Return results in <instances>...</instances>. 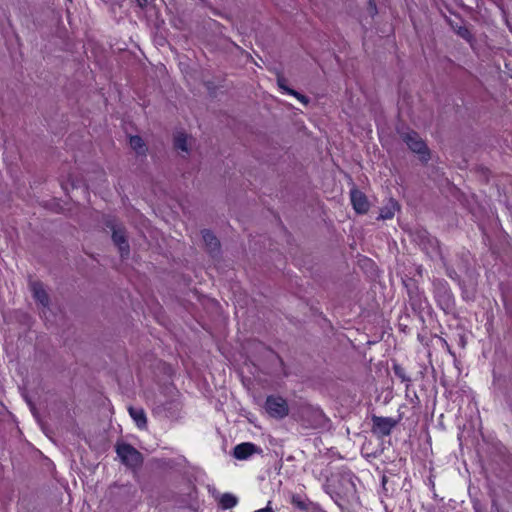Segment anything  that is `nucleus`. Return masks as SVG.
I'll return each instance as SVG.
<instances>
[{
  "label": "nucleus",
  "instance_id": "nucleus-5",
  "mask_svg": "<svg viewBox=\"0 0 512 512\" xmlns=\"http://www.w3.org/2000/svg\"><path fill=\"white\" fill-rule=\"evenodd\" d=\"M414 241L421 247L427 255H435L439 253L438 240L431 236L428 231L424 229L416 230L414 233Z\"/></svg>",
  "mask_w": 512,
  "mask_h": 512
},
{
  "label": "nucleus",
  "instance_id": "nucleus-21",
  "mask_svg": "<svg viewBox=\"0 0 512 512\" xmlns=\"http://www.w3.org/2000/svg\"><path fill=\"white\" fill-rule=\"evenodd\" d=\"M289 94L296 97L299 101H301L303 104L307 105L309 103V98L296 90H290Z\"/></svg>",
  "mask_w": 512,
  "mask_h": 512
},
{
  "label": "nucleus",
  "instance_id": "nucleus-10",
  "mask_svg": "<svg viewBox=\"0 0 512 512\" xmlns=\"http://www.w3.org/2000/svg\"><path fill=\"white\" fill-rule=\"evenodd\" d=\"M351 202L355 211L359 214H364L369 210V202L364 193L357 189H352L350 192Z\"/></svg>",
  "mask_w": 512,
  "mask_h": 512
},
{
  "label": "nucleus",
  "instance_id": "nucleus-15",
  "mask_svg": "<svg viewBox=\"0 0 512 512\" xmlns=\"http://www.w3.org/2000/svg\"><path fill=\"white\" fill-rule=\"evenodd\" d=\"M238 499L231 493H224L220 498V506L223 509H231L237 505Z\"/></svg>",
  "mask_w": 512,
  "mask_h": 512
},
{
  "label": "nucleus",
  "instance_id": "nucleus-16",
  "mask_svg": "<svg viewBox=\"0 0 512 512\" xmlns=\"http://www.w3.org/2000/svg\"><path fill=\"white\" fill-rule=\"evenodd\" d=\"M394 374L401 379L402 382L406 383V388L410 386L411 378L407 375L406 370L397 363L393 364Z\"/></svg>",
  "mask_w": 512,
  "mask_h": 512
},
{
  "label": "nucleus",
  "instance_id": "nucleus-7",
  "mask_svg": "<svg viewBox=\"0 0 512 512\" xmlns=\"http://www.w3.org/2000/svg\"><path fill=\"white\" fill-rule=\"evenodd\" d=\"M302 418L308 427L319 428L325 425L326 417L324 413L313 407H307L302 411Z\"/></svg>",
  "mask_w": 512,
  "mask_h": 512
},
{
  "label": "nucleus",
  "instance_id": "nucleus-25",
  "mask_svg": "<svg viewBox=\"0 0 512 512\" xmlns=\"http://www.w3.org/2000/svg\"><path fill=\"white\" fill-rule=\"evenodd\" d=\"M137 2L139 3V5L141 7H143V6H145L148 3V0H137Z\"/></svg>",
  "mask_w": 512,
  "mask_h": 512
},
{
  "label": "nucleus",
  "instance_id": "nucleus-9",
  "mask_svg": "<svg viewBox=\"0 0 512 512\" xmlns=\"http://www.w3.org/2000/svg\"><path fill=\"white\" fill-rule=\"evenodd\" d=\"M202 238L205 243L207 252L212 257H217L220 254V242L218 238L208 229L202 230Z\"/></svg>",
  "mask_w": 512,
  "mask_h": 512
},
{
  "label": "nucleus",
  "instance_id": "nucleus-4",
  "mask_svg": "<svg viewBox=\"0 0 512 512\" xmlns=\"http://www.w3.org/2000/svg\"><path fill=\"white\" fill-rule=\"evenodd\" d=\"M266 412L273 418L282 419L289 413L287 401L281 396L270 395L265 402Z\"/></svg>",
  "mask_w": 512,
  "mask_h": 512
},
{
  "label": "nucleus",
  "instance_id": "nucleus-24",
  "mask_svg": "<svg viewBox=\"0 0 512 512\" xmlns=\"http://www.w3.org/2000/svg\"><path fill=\"white\" fill-rule=\"evenodd\" d=\"M270 505H271V501L268 502V504H267V506L265 508L256 510L254 512H274Z\"/></svg>",
  "mask_w": 512,
  "mask_h": 512
},
{
  "label": "nucleus",
  "instance_id": "nucleus-6",
  "mask_svg": "<svg viewBox=\"0 0 512 512\" xmlns=\"http://www.w3.org/2000/svg\"><path fill=\"white\" fill-rule=\"evenodd\" d=\"M372 432L380 436L390 435L392 429L397 425V420L391 417H381L373 415L372 418Z\"/></svg>",
  "mask_w": 512,
  "mask_h": 512
},
{
  "label": "nucleus",
  "instance_id": "nucleus-26",
  "mask_svg": "<svg viewBox=\"0 0 512 512\" xmlns=\"http://www.w3.org/2000/svg\"><path fill=\"white\" fill-rule=\"evenodd\" d=\"M277 358H278L280 364L283 365V360L279 356H277Z\"/></svg>",
  "mask_w": 512,
  "mask_h": 512
},
{
  "label": "nucleus",
  "instance_id": "nucleus-2",
  "mask_svg": "<svg viewBox=\"0 0 512 512\" xmlns=\"http://www.w3.org/2000/svg\"><path fill=\"white\" fill-rule=\"evenodd\" d=\"M116 452L121 462L128 467H139L143 463L142 454L128 443H118Z\"/></svg>",
  "mask_w": 512,
  "mask_h": 512
},
{
  "label": "nucleus",
  "instance_id": "nucleus-12",
  "mask_svg": "<svg viewBox=\"0 0 512 512\" xmlns=\"http://www.w3.org/2000/svg\"><path fill=\"white\" fill-rule=\"evenodd\" d=\"M128 411L130 416L132 417V419L135 421L136 425L139 428H146L147 418L142 408L129 407Z\"/></svg>",
  "mask_w": 512,
  "mask_h": 512
},
{
  "label": "nucleus",
  "instance_id": "nucleus-8",
  "mask_svg": "<svg viewBox=\"0 0 512 512\" xmlns=\"http://www.w3.org/2000/svg\"><path fill=\"white\" fill-rule=\"evenodd\" d=\"M261 453L262 449L256 444L251 442H243L234 447L232 455L237 460H247L252 455Z\"/></svg>",
  "mask_w": 512,
  "mask_h": 512
},
{
  "label": "nucleus",
  "instance_id": "nucleus-20",
  "mask_svg": "<svg viewBox=\"0 0 512 512\" xmlns=\"http://www.w3.org/2000/svg\"><path fill=\"white\" fill-rule=\"evenodd\" d=\"M286 82L287 80L282 76V75H278L277 77V84H278V87L283 90L284 92H286L287 94H289V91L292 90L291 88H289L287 85H286Z\"/></svg>",
  "mask_w": 512,
  "mask_h": 512
},
{
  "label": "nucleus",
  "instance_id": "nucleus-18",
  "mask_svg": "<svg viewBox=\"0 0 512 512\" xmlns=\"http://www.w3.org/2000/svg\"><path fill=\"white\" fill-rule=\"evenodd\" d=\"M453 29L456 32V34L463 38L464 40L468 42H471L473 40V35L466 26H453Z\"/></svg>",
  "mask_w": 512,
  "mask_h": 512
},
{
  "label": "nucleus",
  "instance_id": "nucleus-14",
  "mask_svg": "<svg viewBox=\"0 0 512 512\" xmlns=\"http://www.w3.org/2000/svg\"><path fill=\"white\" fill-rule=\"evenodd\" d=\"M130 146L138 155H145L147 148L145 142L140 136H131L130 137Z\"/></svg>",
  "mask_w": 512,
  "mask_h": 512
},
{
  "label": "nucleus",
  "instance_id": "nucleus-3",
  "mask_svg": "<svg viewBox=\"0 0 512 512\" xmlns=\"http://www.w3.org/2000/svg\"><path fill=\"white\" fill-rule=\"evenodd\" d=\"M106 225L112 231L113 243L118 247L121 257L128 256L130 246L127 241L126 229L122 225L117 224L114 220L108 221Z\"/></svg>",
  "mask_w": 512,
  "mask_h": 512
},
{
  "label": "nucleus",
  "instance_id": "nucleus-13",
  "mask_svg": "<svg viewBox=\"0 0 512 512\" xmlns=\"http://www.w3.org/2000/svg\"><path fill=\"white\" fill-rule=\"evenodd\" d=\"M399 208L398 203L394 200H390L389 204L380 210L378 219L386 220L394 217L395 211Z\"/></svg>",
  "mask_w": 512,
  "mask_h": 512
},
{
  "label": "nucleus",
  "instance_id": "nucleus-11",
  "mask_svg": "<svg viewBox=\"0 0 512 512\" xmlns=\"http://www.w3.org/2000/svg\"><path fill=\"white\" fill-rule=\"evenodd\" d=\"M30 287L34 299L44 308H48L50 302L49 295L45 291L43 284L39 281H34L30 284Z\"/></svg>",
  "mask_w": 512,
  "mask_h": 512
},
{
  "label": "nucleus",
  "instance_id": "nucleus-17",
  "mask_svg": "<svg viewBox=\"0 0 512 512\" xmlns=\"http://www.w3.org/2000/svg\"><path fill=\"white\" fill-rule=\"evenodd\" d=\"M174 147L177 150H181L183 152H188L187 135L184 133L176 134L174 137Z\"/></svg>",
  "mask_w": 512,
  "mask_h": 512
},
{
  "label": "nucleus",
  "instance_id": "nucleus-1",
  "mask_svg": "<svg viewBox=\"0 0 512 512\" xmlns=\"http://www.w3.org/2000/svg\"><path fill=\"white\" fill-rule=\"evenodd\" d=\"M400 137L412 152L418 154L422 162L427 163L430 160L429 148L417 132L413 130L402 132Z\"/></svg>",
  "mask_w": 512,
  "mask_h": 512
},
{
  "label": "nucleus",
  "instance_id": "nucleus-23",
  "mask_svg": "<svg viewBox=\"0 0 512 512\" xmlns=\"http://www.w3.org/2000/svg\"><path fill=\"white\" fill-rule=\"evenodd\" d=\"M179 407V403L175 400L168 402L164 405V409H174L177 410Z\"/></svg>",
  "mask_w": 512,
  "mask_h": 512
},
{
  "label": "nucleus",
  "instance_id": "nucleus-22",
  "mask_svg": "<svg viewBox=\"0 0 512 512\" xmlns=\"http://www.w3.org/2000/svg\"><path fill=\"white\" fill-rule=\"evenodd\" d=\"M368 11L371 16H374L377 14V6L374 0L368 1Z\"/></svg>",
  "mask_w": 512,
  "mask_h": 512
},
{
  "label": "nucleus",
  "instance_id": "nucleus-19",
  "mask_svg": "<svg viewBox=\"0 0 512 512\" xmlns=\"http://www.w3.org/2000/svg\"><path fill=\"white\" fill-rule=\"evenodd\" d=\"M291 503L302 511L308 510V504L300 495H293L291 498Z\"/></svg>",
  "mask_w": 512,
  "mask_h": 512
}]
</instances>
